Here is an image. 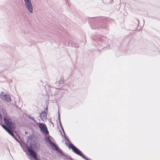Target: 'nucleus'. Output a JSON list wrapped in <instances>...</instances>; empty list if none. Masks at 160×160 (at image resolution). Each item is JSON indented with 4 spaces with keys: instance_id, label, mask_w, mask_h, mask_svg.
<instances>
[{
    "instance_id": "obj_9",
    "label": "nucleus",
    "mask_w": 160,
    "mask_h": 160,
    "mask_svg": "<svg viewBox=\"0 0 160 160\" xmlns=\"http://www.w3.org/2000/svg\"><path fill=\"white\" fill-rule=\"evenodd\" d=\"M25 5L28 11L30 13L33 12V6L32 2L28 3L25 4Z\"/></svg>"
},
{
    "instance_id": "obj_20",
    "label": "nucleus",
    "mask_w": 160,
    "mask_h": 160,
    "mask_svg": "<svg viewBox=\"0 0 160 160\" xmlns=\"http://www.w3.org/2000/svg\"><path fill=\"white\" fill-rule=\"evenodd\" d=\"M68 160H74L72 159L71 157L69 158Z\"/></svg>"
},
{
    "instance_id": "obj_24",
    "label": "nucleus",
    "mask_w": 160,
    "mask_h": 160,
    "mask_svg": "<svg viewBox=\"0 0 160 160\" xmlns=\"http://www.w3.org/2000/svg\"><path fill=\"white\" fill-rule=\"evenodd\" d=\"M40 82H42V80L40 81Z\"/></svg>"
},
{
    "instance_id": "obj_14",
    "label": "nucleus",
    "mask_w": 160,
    "mask_h": 160,
    "mask_svg": "<svg viewBox=\"0 0 160 160\" xmlns=\"http://www.w3.org/2000/svg\"><path fill=\"white\" fill-rule=\"evenodd\" d=\"M53 148L56 151H58L59 153H60L62 152V150L61 149L59 148L56 145H55V146H54Z\"/></svg>"
},
{
    "instance_id": "obj_2",
    "label": "nucleus",
    "mask_w": 160,
    "mask_h": 160,
    "mask_svg": "<svg viewBox=\"0 0 160 160\" xmlns=\"http://www.w3.org/2000/svg\"><path fill=\"white\" fill-rule=\"evenodd\" d=\"M93 19H94V22L90 24L92 29L101 30L106 28V26L104 24L106 21L103 18L98 17Z\"/></svg>"
},
{
    "instance_id": "obj_16",
    "label": "nucleus",
    "mask_w": 160,
    "mask_h": 160,
    "mask_svg": "<svg viewBox=\"0 0 160 160\" xmlns=\"http://www.w3.org/2000/svg\"><path fill=\"white\" fill-rule=\"evenodd\" d=\"M28 117L29 118L33 120L34 122L36 123V121L33 118L31 117L30 115H28Z\"/></svg>"
},
{
    "instance_id": "obj_8",
    "label": "nucleus",
    "mask_w": 160,
    "mask_h": 160,
    "mask_svg": "<svg viewBox=\"0 0 160 160\" xmlns=\"http://www.w3.org/2000/svg\"><path fill=\"white\" fill-rule=\"evenodd\" d=\"M58 121H59V126H60L61 127V128L63 132V134H64V138H65V139L68 142H69L70 144H69V145L68 146L69 147V146L70 145V144L71 143L70 141H69V140L67 138V137H66V136H65V132H64V129H63L62 127V123H61V120H60V114L59 113H58Z\"/></svg>"
},
{
    "instance_id": "obj_21",
    "label": "nucleus",
    "mask_w": 160,
    "mask_h": 160,
    "mask_svg": "<svg viewBox=\"0 0 160 160\" xmlns=\"http://www.w3.org/2000/svg\"><path fill=\"white\" fill-rule=\"evenodd\" d=\"M65 143H66V145H68V143L67 142H65Z\"/></svg>"
},
{
    "instance_id": "obj_17",
    "label": "nucleus",
    "mask_w": 160,
    "mask_h": 160,
    "mask_svg": "<svg viewBox=\"0 0 160 160\" xmlns=\"http://www.w3.org/2000/svg\"><path fill=\"white\" fill-rule=\"evenodd\" d=\"M24 4L28 3L31 2V0H24Z\"/></svg>"
},
{
    "instance_id": "obj_25",
    "label": "nucleus",
    "mask_w": 160,
    "mask_h": 160,
    "mask_svg": "<svg viewBox=\"0 0 160 160\" xmlns=\"http://www.w3.org/2000/svg\"><path fill=\"white\" fill-rule=\"evenodd\" d=\"M138 22L139 23V21L138 20Z\"/></svg>"
},
{
    "instance_id": "obj_1",
    "label": "nucleus",
    "mask_w": 160,
    "mask_h": 160,
    "mask_svg": "<svg viewBox=\"0 0 160 160\" xmlns=\"http://www.w3.org/2000/svg\"><path fill=\"white\" fill-rule=\"evenodd\" d=\"M27 142L29 145L30 147L28 146L27 144H25L24 145L27 149L28 152L31 155L33 158L37 160H40L37 158L36 152L34 151L32 149L35 150L37 148V142L34 140L33 136L32 135H31L28 138Z\"/></svg>"
},
{
    "instance_id": "obj_3",
    "label": "nucleus",
    "mask_w": 160,
    "mask_h": 160,
    "mask_svg": "<svg viewBox=\"0 0 160 160\" xmlns=\"http://www.w3.org/2000/svg\"><path fill=\"white\" fill-rule=\"evenodd\" d=\"M3 120L7 126L4 124L2 125L3 128L8 132L11 129H14L16 126L15 123L7 116H5Z\"/></svg>"
},
{
    "instance_id": "obj_28",
    "label": "nucleus",
    "mask_w": 160,
    "mask_h": 160,
    "mask_svg": "<svg viewBox=\"0 0 160 160\" xmlns=\"http://www.w3.org/2000/svg\"><path fill=\"white\" fill-rule=\"evenodd\" d=\"M46 109H48V107H47Z\"/></svg>"
},
{
    "instance_id": "obj_5",
    "label": "nucleus",
    "mask_w": 160,
    "mask_h": 160,
    "mask_svg": "<svg viewBox=\"0 0 160 160\" xmlns=\"http://www.w3.org/2000/svg\"><path fill=\"white\" fill-rule=\"evenodd\" d=\"M95 41L96 43H94L96 46L98 44L99 46H103V43H105V40L106 39V38L104 36H98L95 38Z\"/></svg>"
},
{
    "instance_id": "obj_6",
    "label": "nucleus",
    "mask_w": 160,
    "mask_h": 160,
    "mask_svg": "<svg viewBox=\"0 0 160 160\" xmlns=\"http://www.w3.org/2000/svg\"><path fill=\"white\" fill-rule=\"evenodd\" d=\"M4 92H2L0 94V98L2 100L6 102H10L11 100V98L8 94H4Z\"/></svg>"
},
{
    "instance_id": "obj_18",
    "label": "nucleus",
    "mask_w": 160,
    "mask_h": 160,
    "mask_svg": "<svg viewBox=\"0 0 160 160\" xmlns=\"http://www.w3.org/2000/svg\"><path fill=\"white\" fill-rule=\"evenodd\" d=\"M46 140L47 142H48L49 143H50L52 142L48 137L46 138Z\"/></svg>"
},
{
    "instance_id": "obj_29",
    "label": "nucleus",
    "mask_w": 160,
    "mask_h": 160,
    "mask_svg": "<svg viewBox=\"0 0 160 160\" xmlns=\"http://www.w3.org/2000/svg\"><path fill=\"white\" fill-rule=\"evenodd\" d=\"M23 0L24 1V0Z\"/></svg>"
},
{
    "instance_id": "obj_19",
    "label": "nucleus",
    "mask_w": 160,
    "mask_h": 160,
    "mask_svg": "<svg viewBox=\"0 0 160 160\" xmlns=\"http://www.w3.org/2000/svg\"><path fill=\"white\" fill-rule=\"evenodd\" d=\"M51 147L53 148L55 146V144L54 142H52L50 143Z\"/></svg>"
},
{
    "instance_id": "obj_10",
    "label": "nucleus",
    "mask_w": 160,
    "mask_h": 160,
    "mask_svg": "<svg viewBox=\"0 0 160 160\" xmlns=\"http://www.w3.org/2000/svg\"><path fill=\"white\" fill-rule=\"evenodd\" d=\"M47 114L45 112H42L40 115V117L41 119L44 120V119H46L47 118Z\"/></svg>"
},
{
    "instance_id": "obj_11",
    "label": "nucleus",
    "mask_w": 160,
    "mask_h": 160,
    "mask_svg": "<svg viewBox=\"0 0 160 160\" xmlns=\"http://www.w3.org/2000/svg\"><path fill=\"white\" fill-rule=\"evenodd\" d=\"M13 129H11L8 132L10 135L12 136L14 139L18 142H19V141L18 139L17 136L15 135L13 133L12 131Z\"/></svg>"
},
{
    "instance_id": "obj_12",
    "label": "nucleus",
    "mask_w": 160,
    "mask_h": 160,
    "mask_svg": "<svg viewBox=\"0 0 160 160\" xmlns=\"http://www.w3.org/2000/svg\"><path fill=\"white\" fill-rule=\"evenodd\" d=\"M61 155L63 157V158L64 159H67L68 160V159L70 157V156L68 155L67 154H65L62 151V152L60 153Z\"/></svg>"
},
{
    "instance_id": "obj_27",
    "label": "nucleus",
    "mask_w": 160,
    "mask_h": 160,
    "mask_svg": "<svg viewBox=\"0 0 160 160\" xmlns=\"http://www.w3.org/2000/svg\"><path fill=\"white\" fill-rule=\"evenodd\" d=\"M61 133L62 134V133H61Z\"/></svg>"
},
{
    "instance_id": "obj_26",
    "label": "nucleus",
    "mask_w": 160,
    "mask_h": 160,
    "mask_svg": "<svg viewBox=\"0 0 160 160\" xmlns=\"http://www.w3.org/2000/svg\"><path fill=\"white\" fill-rule=\"evenodd\" d=\"M21 146L22 147V145L21 144Z\"/></svg>"
},
{
    "instance_id": "obj_4",
    "label": "nucleus",
    "mask_w": 160,
    "mask_h": 160,
    "mask_svg": "<svg viewBox=\"0 0 160 160\" xmlns=\"http://www.w3.org/2000/svg\"><path fill=\"white\" fill-rule=\"evenodd\" d=\"M71 148L73 151L77 154L79 155L86 160H91L90 159L86 157L78 148H76L72 143H71L69 146V148Z\"/></svg>"
},
{
    "instance_id": "obj_22",
    "label": "nucleus",
    "mask_w": 160,
    "mask_h": 160,
    "mask_svg": "<svg viewBox=\"0 0 160 160\" xmlns=\"http://www.w3.org/2000/svg\"><path fill=\"white\" fill-rule=\"evenodd\" d=\"M27 133H28V132H25V133L26 134H27Z\"/></svg>"
},
{
    "instance_id": "obj_13",
    "label": "nucleus",
    "mask_w": 160,
    "mask_h": 160,
    "mask_svg": "<svg viewBox=\"0 0 160 160\" xmlns=\"http://www.w3.org/2000/svg\"><path fill=\"white\" fill-rule=\"evenodd\" d=\"M63 83L64 82L63 80L62 79H61L60 80V81L56 82L55 84H58V87L60 88L63 85Z\"/></svg>"
},
{
    "instance_id": "obj_15",
    "label": "nucleus",
    "mask_w": 160,
    "mask_h": 160,
    "mask_svg": "<svg viewBox=\"0 0 160 160\" xmlns=\"http://www.w3.org/2000/svg\"><path fill=\"white\" fill-rule=\"evenodd\" d=\"M66 45H67L68 46H70V47H74L75 48H78V47L77 46V45L75 44V45H74V44H73L72 43V42L71 44H70V43H68V42L67 43V44H66Z\"/></svg>"
},
{
    "instance_id": "obj_23",
    "label": "nucleus",
    "mask_w": 160,
    "mask_h": 160,
    "mask_svg": "<svg viewBox=\"0 0 160 160\" xmlns=\"http://www.w3.org/2000/svg\"><path fill=\"white\" fill-rule=\"evenodd\" d=\"M51 123L53 126V125H54L53 123L52 122Z\"/></svg>"
},
{
    "instance_id": "obj_7",
    "label": "nucleus",
    "mask_w": 160,
    "mask_h": 160,
    "mask_svg": "<svg viewBox=\"0 0 160 160\" xmlns=\"http://www.w3.org/2000/svg\"><path fill=\"white\" fill-rule=\"evenodd\" d=\"M39 127L41 130L46 134H49V132L47 129L46 125L43 123H40L39 124Z\"/></svg>"
}]
</instances>
